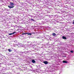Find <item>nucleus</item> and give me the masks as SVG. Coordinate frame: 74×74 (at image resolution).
<instances>
[{"mask_svg": "<svg viewBox=\"0 0 74 74\" xmlns=\"http://www.w3.org/2000/svg\"><path fill=\"white\" fill-rule=\"evenodd\" d=\"M8 7H9V8H10V9H11V8H14V6H11L9 5H8Z\"/></svg>", "mask_w": 74, "mask_h": 74, "instance_id": "obj_1", "label": "nucleus"}, {"mask_svg": "<svg viewBox=\"0 0 74 74\" xmlns=\"http://www.w3.org/2000/svg\"><path fill=\"white\" fill-rule=\"evenodd\" d=\"M10 4L11 6H13L14 5V3L12 2H10Z\"/></svg>", "mask_w": 74, "mask_h": 74, "instance_id": "obj_2", "label": "nucleus"}, {"mask_svg": "<svg viewBox=\"0 0 74 74\" xmlns=\"http://www.w3.org/2000/svg\"><path fill=\"white\" fill-rule=\"evenodd\" d=\"M44 63H45V64H47L48 63V62L47 61H45L44 62H43Z\"/></svg>", "mask_w": 74, "mask_h": 74, "instance_id": "obj_3", "label": "nucleus"}, {"mask_svg": "<svg viewBox=\"0 0 74 74\" xmlns=\"http://www.w3.org/2000/svg\"><path fill=\"white\" fill-rule=\"evenodd\" d=\"M16 33V32H14L12 33H10V34H9V36L12 35V34H15V33Z\"/></svg>", "mask_w": 74, "mask_h": 74, "instance_id": "obj_4", "label": "nucleus"}, {"mask_svg": "<svg viewBox=\"0 0 74 74\" xmlns=\"http://www.w3.org/2000/svg\"><path fill=\"white\" fill-rule=\"evenodd\" d=\"M26 34H27V35H30L31 36L32 35V34L30 33H26Z\"/></svg>", "mask_w": 74, "mask_h": 74, "instance_id": "obj_5", "label": "nucleus"}, {"mask_svg": "<svg viewBox=\"0 0 74 74\" xmlns=\"http://www.w3.org/2000/svg\"><path fill=\"white\" fill-rule=\"evenodd\" d=\"M63 63H67V62L65 60H64L63 61Z\"/></svg>", "mask_w": 74, "mask_h": 74, "instance_id": "obj_6", "label": "nucleus"}, {"mask_svg": "<svg viewBox=\"0 0 74 74\" xmlns=\"http://www.w3.org/2000/svg\"><path fill=\"white\" fill-rule=\"evenodd\" d=\"M32 62H33V63H36V61H35L34 60H32Z\"/></svg>", "mask_w": 74, "mask_h": 74, "instance_id": "obj_7", "label": "nucleus"}, {"mask_svg": "<svg viewBox=\"0 0 74 74\" xmlns=\"http://www.w3.org/2000/svg\"><path fill=\"white\" fill-rule=\"evenodd\" d=\"M62 38L64 39V40H66L67 39V38L64 36H62Z\"/></svg>", "mask_w": 74, "mask_h": 74, "instance_id": "obj_8", "label": "nucleus"}, {"mask_svg": "<svg viewBox=\"0 0 74 74\" xmlns=\"http://www.w3.org/2000/svg\"><path fill=\"white\" fill-rule=\"evenodd\" d=\"M56 34L55 33H53V36H56Z\"/></svg>", "mask_w": 74, "mask_h": 74, "instance_id": "obj_9", "label": "nucleus"}, {"mask_svg": "<svg viewBox=\"0 0 74 74\" xmlns=\"http://www.w3.org/2000/svg\"><path fill=\"white\" fill-rule=\"evenodd\" d=\"M8 50L9 51V52H11V51H12V50H11V49H8Z\"/></svg>", "mask_w": 74, "mask_h": 74, "instance_id": "obj_10", "label": "nucleus"}, {"mask_svg": "<svg viewBox=\"0 0 74 74\" xmlns=\"http://www.w3.org/2000/svg\"><path fill=\"white\" fill-rule=\"evenodd\" d=\"M22 34L23 35H24V34H26V33H23Z\"/></svg>", "mask_w": 74, "mask_h": 74, "instance_id": "obj_11", "label": "nucleus"}, {"mask_svg": "<svg viewBox=\"0 0 74 74\" xmlns=\"http://www.w3.org/2000/svg\"><path fill=\"white\" fill-rule=\"evenodd\" d=\"M71 53H74V52L73 51H71Z\"/></svg>", "mask_w": 74, "mask_h": 74, "instance_id": "obj_12", "label": "nucleus"}, {"mask_svg": "<svg viewBox=\"0 0 74 74\" xmlns=\"http://www.w3.org/2000/svg\"><path fill=\"white\" fill-rule=\"evenodd\" d=\"M31 21H34V20L33 19H31Z\"/></svg>", "mask_w": 74, "mask_h": 74, "instance_id": "obj_13", "label": "nucleus"}, {"mask_svg": "<svg viewBox=\"0 0 74 74\" xmlns=\"http://www.w3.org/2000/svg\"><path fill=\"white\" fill-rule=\"evenodd\" d=\"M40 38L38 37V38Z\"/></svg>", "mask_w": 74, "mask_h": 74, "instance_id": "obj_14", "label": "nucleus"}, {"mask_svg": "<svg viewBox=\"0 0 74 74\" xmlns=\"http://www.w3.org/2000/svg\"><path fill=\"white\" fill-rule=\"evenodd\" d=\"M73 24L74 25V22L73 23Z\"/></svg>", "mask_w": 74, "mask_h": 74, "instance_id": "obj_15", "label": "nucleus"}]
</instances>
